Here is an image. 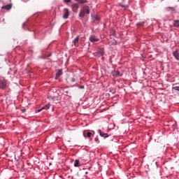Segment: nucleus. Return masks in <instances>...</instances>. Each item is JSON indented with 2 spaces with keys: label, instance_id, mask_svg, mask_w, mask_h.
Masks as SVG:
<instances>
[{
  "label": "nucleus",
  "instance_id": "nucleus-8",
  "mask_svg": "<svg viewBox=\"0 0 179 179\" xmlns=\"http://www.w3.org/2000/svg\"><path fill=\"white\" fill-rule=\"evenodd\" d=\"M98 132L100 136H102L103 138H108V134L103 133L100 129L98 130Z\"/></svg>",
  "mask_w": 179,
  "mask_h": 179
},
{
  "label": "nucleus",
  "instance_id": "nucleus-18",
  "mask_svg": "<svg viewBox=\"0 0 179 179\" xmlns=\"http://www.w3.org/2000/svg\"><path fill=\"white\" fill-rule=\"evenodd\" d=\"M87 136L88 138H90V137L92 136V132H87Z\"/></svg>",
  "mask_w": 179,
  "mask_h": 179
},
{
  "label": "nucleus",
  "instance_id": "nucleus-16",
  "mask_svg": "<svg viewBox=\"0 0 179 179\" xmlns=\"http://www.w3.org/2000/svg\"><path fill=\"white\" fill-rule=\"evenodd\" d=\"M48 108H50V105H46L44 107H43L41 110H38V113H40V111H41V110H48Z\"/></svg>",
  "mask_w": 179,
  "mask_h": 179
},
{
  "label": "nucleus",
  "instance_id": "nucleus-22",
  "mask_svg": "<svg viewBox=\"0 0 179 179\" xmlns=\"http://www.w3.org/2000/svg\"><path fill=\"white\" fill-rule=\"evenodd\" d=\"M70 80L71 81V82H76V80H75V78H70Z\"/></svg>",
  "mask_w": 179,
  "mask_h": 179
},
{
  "label": "nucleus",
  "instance_id": "nucleus-6",
  "mask_svg": "<svg viewBox=\"0 0 179 179\" xmlns=\"http://www.w3.org/2000/svg\"><path fill=\"white\" fill-rule=\"evenodd\" d=\"M73 44L75 45V47L79 46V36H77L76 38L73 41Z\"/></svg>",
  "mask_w": 179,
  "mask_h": 179
},
{
  "label": "nucleus",
  "instance_id": "nucleus-3",
  "mask_svg": "<svg viewBox=\"0 0 179 179\" xmlns=\"http://www.w3.org/2000/svg\"><path fill=\"white\" fill-rule=\"evenodd\" d=\"M89 40L91 41V43H97V41H100V39L96 37L94 35H91L89 38Z\"/></svg>",
  "mask_w": 179,
  "mask_h": 179
},
{
  "label": "nucleus",
  "instance_id": "nucleus-19",
  "mask_svg": "<svg viewBox=\"0 0 179 179\" xmlns=\"http://www.w3.org/2000/svg\"><path fill=\"white\" fill-rule=\"evenodd\" d=\"M94 55L95 57H99V55H100V54H99V52H96L94 53Z\"/></svg>",
  "mask_w": 179,
  "mask_h": 179
},
{
  "label": "nucleus",
  "instance_id": "nucleus-11",
  "mask_svg": "<svg viewBox=\"0 0 179 179\" xmlns=\"http://www.w3.org/2000/svg\"><path fill=\"white\" fill-rule=\"evenodd\" d=\"M2 9H6V10H10V9H12V4H8L6 6H3L1 7Z\"/></svg>",
  "mask_w": 179,
  "mask_h": 179
},
{
  "label": "nucleus",
  "instance_id": "nucleus-13",
  "mask_svg": "<svg viewBox=\"0 0 179 179\" xmlns=\"http://www.w3.org/2000/svg\"><path fill=\"white\" fill-rule=\"evenodd\" d=\"M74 167H80V162L79 159H76L74 162Z\"/></svg>",
  "mask_w": 179,
  "mask_h": 179
},
{
  "label": "nucleus",
  "instance_id": "nucleus-2",
  "mask_svg": "<svg viewBox=\"0 0 179 179\" xmlns=\"http://www.w3.org/2000/svg\"><path fill=\"white\" fill-rule=\"evenodd\" d=\"M69 17V9L64 8L63 10V19H68Z\"/></svg>",
  "mask_w": 179,
  "mask_h": 179
},
{
  "label": "nucleus",
  "instance_id": "nucleus-12",
  "mask_svg": "<svg viewBox=\"0 0 179 179\" xmlns=\"http://www.w3.org/2000/svg\"><path fill=\"white\" fill-rule=\"evenodd\" d=\"M98 54H99V57H103V55H104V48H101L98 51Z\"/></svg>",
  "mask_w": 179,
  "mask_h": 179
},
{
  "label": "nucleus",
  "instance_id": "nucleus-17",
  "mask_svg": "<svg viewBox=\"0 0 179 179\" xmlns=\"http://www.w3.org/2000/svg\"><path fill=\"white\" fill-rule=\"evenodd\" d=\"M78 3H87V0H80Z\"/></svg>",
  "mask_w": 179,
  "mask_h": 179
},
{
  "label": "nucleus",
  "instance_id": "nucleus-1",
  "mask_svg": "<svg viewBox=\"0 0 179 179\" xmlns=\"http://www.w3.org/2000/svg\"><path fill=\"white\" fill-rule=\"evenodd\" d=\"M89 13H90V7L84 6L79 13V16L80 17H85V15H89Z\"/></svg>",
  "mask_w": 179,
  "mask_h": 179
},
{
  "label": "nucleus",
  "instance_id": "nucleus-10",
  "mask_svg": "<svg viewBox=\"0 0 179 179\" xmlns=\"http://www.w3.org/2000/svg\"><path fill=\"white\" fill-rule=\"evenodd\" d=\"M62 75V69H59L57 71V72L56 73V76H55V79H58V78H59V76H61Z\"/></svg>",
  "mask_w": 179,
  "mask_h": 179
},
{
  "label": "nucleus",
  "instance_id": "nucleus-21",
  "mask_svg": "<svg viewBox=\"0 0 179 179\" xmlns=\"http://www.w3.org/2000/svg\"><path fill=\"white\" fill-rule=\"evenodd\" d=\"M100 20V18L99 17H97V16L94 17V20Z\"/></svg>",
  "mask_w": 179,
  "mask_h": 179
},
{
  "label": "nucleus",
  "instance_id": "nucleus-20",
  "mask_svg": "<svg viewBox=\"0 0 179 179\" xmlns=\"http://www.w3.org/2000/svg\"><path fill=\"white\" fill-rule=\"evenodd\" d=\"M71 0H64V2H65V3H69V2H71Z\"/></svg>",
  "mask_w": 179,
  "mask_h": 179
},
{
  "label": "nucleus",
  "instance_id": "nucleus-24",
  "mask_svg": "<svg viewBox=\"0 0 179 179\" xmlns=\"http://www.w3.org/2000/svg\"><path fill=\"white\" fill-rule=\"evenodd\" d=\"M84 88H85V87H83V86L80 87V89H84Z\"/></svg>",
  "mask_w": 179,
  "mask_h": 179
},
{
  "label": "nucleus",
  "instance_id": "nucleus-4",
  "mask_svg": "<svg viewBox=\"0 0 179 179\" xmlns=\"http://www.w3.org/2000/svg\"><path fill=\"white\" fill-rule=\"evenodd\" d=\"M6 80H0V88L1 89H6Z\"/></svg>",
  "mask_w": 179,
  "mask_h": 179
},
{
  "label": "nucleus",
  "instance_id": "nucleus-14",
  "mask_svg": "<svg viewBox=\"0 0 179 179\" xmlns=\"http://www.w3.org/2000/svg\"><path fill=\"white\" fill-rule=\"evenodd\" d=\"M113 76H116V78H118L120 76H122V74L120 71H117L114 72Z\"/></svg>",
  "mask_w": 179,
  "mask_h": 179
},
{
  "label": "nucleus",
  "instance_id": "nucleus-7",
  "mask_svg": "<svg viewBox=\"0 0 179 179\" xmlns=\"http://www.w3.org/2000/svg\"><path fill=\"white\" fill-rule=\"evenodd\" d=\"M71 8L73 9V12H78V9H79V5H78L77 3H74L71 6Z\"/></svg>",
  "mask_w": 179,
  "mask_h": 179
},
{
  "label": "nucleus",
  "instance_id": "nucleus-5",
  "mask_svg": "<svg viewBox=\"0 0 179 179\" xmlns=\"http://www.w3.org/2000/svg\"><path fill=\"white\" fill-rule=\"evenodd\" d=\"M172 93H173V94H179V87L173 85L172 87Z\"/></svg>",
  "mask_w": 179,
  "mask_h": 179
},
{
  "label": "nucleus",
  "instance_id": "nucleus-25",
  "mask_svg": "<svg viewBox=\"0 0 179 179\" xmlns=\"http://www.w3.org/2000/svg\"><path fill=\"white\" fill-rule=\"evenodd\" d=\"M95 141H98V139H97V138H95Z\"/></svg>",
  "mask_w": 179,
  "mask_h": 179
},
{
  "label": "nucleus",
  "instance_id": "nucleus-23",
  "mask_svg": "<svg viewBox=\"0 0 179 179\" xmlns=\"http://www.w3.org/2000/svg\"><path fill=\"white\" fill-rule=\"evenodd\" d=\"M76 2H80V0H75Z\"/></svg>",
  "mask_w": 179,
  "mask_h": 179
},
{
  "label": "nucleus",
  "instance_id": "nucleus-15",
  "mask_svg": "<svg viewBox=\"0 0 179 179\" xmlns=\"http://www.w3.org/2000/svg\"><path fill=\"white\" fill-rule=\"evenodd\" d=\"M173 26L175 27L179 28V20H173Z\"/></svg>",
  "mask_w": 179,
  "mask_h": 179
},
{
  "label": "nucleus",
  "instance_id": "nucleus-9",
  "mask_svg": "<svg viewBox=\"0 0 179 179\" xmlns=\"http://www.w3.org/2000/svg\"><path fill=\"white\" fill-rule=\"evenodd\" d=\"M173 57L176 58V59H177L178 61H179V53H178V50H176L173 52Z\"/></svg>",
  "mask_w": 179,
  "mask_h": 179
}]
</instances>
